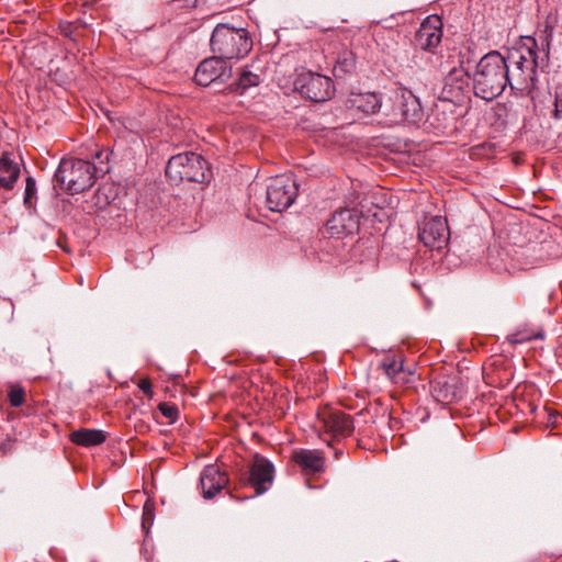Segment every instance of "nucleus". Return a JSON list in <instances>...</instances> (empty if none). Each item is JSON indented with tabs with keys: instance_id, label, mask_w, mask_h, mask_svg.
I'll return each mask as SVG.
<instances>
[{
	"instance_id": "21",
	"label": "nucleus",
	"mask_w": 562,
	"mask_h": 562,
	"mask_svg": "<svg viewBox=\"0 0 562 562\" xmlns=\"http://www.w3.org/2000/svg\"><path fill=\"white\" fill-rule=\"evenodd\" d=\"M261 82L258 74H254L249 69H243L238 79L229 86V89L239 94H244L249 88L257 87Z\"/></svg>"
},
{
	"instance_id": "10",
	"label": "nucleus",
	"mask_w": 562,
	"mask_h": 562,
	"mask_svg": "<svg viewBox=\"0 0 562 562\" xmlns=\"http://www.w3.org/2000/svg\"><path fill=\"white\" fill-rule=\"evenodd\" d=\"M442 40V22L439 16H427L415 34V47L429 54H435Z\"/></svg>"
},
{
	"instance_id": "9",
	"label": "nucleus",
	"mask_w": 562,
	"mask_h": 562,
	"mask_svg": "<svg viewBox=\"0 0 562 562\" xmlns=\"http://www.w3.org/2000/svg\"><path fill=\"white\" fill-rule=\"evenodd\" d=\"M232 76V67L226 60L214 54L201 61L195 70L194 80L199 86L207 87L213 82H224Z\"/></svg>"
},
{
	"instance_id": "1",
	"label": "nucleus",
	"mask_w": 562,
	"mask_h": 562,
	"mask_svg": "<svg viewBox=\"0 0 562 562\" xmlns=\"http://www.w3.org/2000/svg\"><path fill=\"white\" fill-rule=\"evenodd\" d=\"M550 40L548 35L521 37L503 58L512 75L510 89L519 95H532L537 89L538 72L549 66Z\"/></svg>"
},
{
	"instance_id": "22",
	"label": "nucleus",
	"mask_w": 562,
	"mask_h": 562,
	"mask_svg": "<svg viewBox=\"0 0 562 562\" xmlns=\"http://www.w3.org/2000/svg\"><path fill=\"white\" fill-rule=\"evenodd\" d=\"M355 69L356 60L353 54L351 52H344L337 58L336 65L334 67V74L336 77H341L352 74Z\"/></svg>"
},
{
	"instance_id": "18",
	"label": "nucleus",
	"mask_w": 562,
	"mask_h": 562,
	"mask_svg": "<svg viewBox=\"0 0 562 562\" xmlns=\"http://www.w3.org/2000/svg\"><path fill=\"white\" fill-rule=\"evenodd\" d=\"M19 176V164L13 161L8 153H3L0 158V189H12Z\"/></svg>"
},
{
	"instance_id": "7",
	"label": "nucleus",
	"mask_w": 562,
	"mask_h": 562,
	"mask_svg": "<svg viewBox=\"0 0 562 562\" xmlns=\"http://www.w3.org/2000/svg\"><path fill=\"white\" fill-rule=\"evenodd\" d=\"M296 195V182L290 176H277L267 186V206L272 212H282L293 204Z\"/></svg>"
},
{
	"instance_id": "16",
	"label": "nucleus",
	"mask_w": 562,
	"mask_h": 562,
	"mask_svg": "<svg viewBox=\"0 0 562 562\" xmlns=\"http://www.w3.org/2000/svg\"><path fill=\"white\" fill-rule=\"evenodd\" d=\"M469 74L462 68H453L445 78L442 94L448 100H460L469 87Z\"/></svg>"
},
{
	"instance_id": "12",
	"label": "nucleus",
	"mask_w": 562,
	"mask_h": 562,
	"mask_svg": "<svg viewBox=\"0 0 562 562\" xmlns=\"http://www.w3.org/2000/svg\"><path fill=\"white\" fill-rule=\"evenodd\" d=\"M419 240L428 248L440 250L449 239V228L446 220L434 216L425 221L419 227Z\"/></svg>"
},
{
	"instance_id": "28",
	"label": "nucleus",
	"mask_w": 562,
	"mask_h": 562,
	"mask_svg": "<svg viewBox=\"0 0 562 562\" xmlns=\"http://www.w3.org/2000/svg\"><path fill=\"white\" fill-rule=\"evenodd\" d=\"M9 401L13 407H19L24 403L25 392L22 387H12L9 392Z\"/></svg>"
},
{
	"instance_id": "6",
	"label": "nucleus",
	"mask_w": 562,
	"mask_h": 562,
	"mask_svg": "<svg viewBox=\"0 0 562 562\" xmlns=\"http://www.w3.org/2000/svg\"><path fill=\"white\" fill-rule=\"evenodd\" d=\"M294 89L313 102H325L335 94L333 80L322 74L302 71L294 79Z\"/></svg>"
},
{
	"instance_id": "3",
	"label": "nucleus",
	"mask_w": 562,
	"mask_h": 562,
	"mask_svg": "<svg viewBox=\"0 0 562 562\" xmlns=\"http://www.w3.org/2000/svg\"><path fill=\"white\" fill-rule=\"evenodd\" d=\"M97 172V166L88 160L64 158L54 175V181L67 193L75 195L94 184Z\"/></svg>"
},
{
	"instance_id": "15",
	"label": "nucleus",
	"mask_w": 562,
	"mask_h": 562,
	"mask_svg": "<svg viewBox=\"0 0 562 562\" xmlns=\"http://www.w3.org/2000/svg\"><path fill=\"white\" fill-rule=\"evenodd\" d=\"M228 483L226 472H222L218 465L209 464L200 474V485L205 499H212Z\"/></svg>"
},
{
	"instance_id": "26",
	"label": "nucleus",
	"mask_w": 562,
	"mask_h": 562,
	"mask_svg": "<svg viewBox=\"0 0 562 562\" xmlns=\"http://www.w3.org/2000/svg\"><path fill=\"white\" fill-rule=\"evenodd\" d=\"M158 409L166 418L169 419L170 424H173L177 422V419L179 417V409L175 404H169V403L164 402L158 405Z\"/></svg>"
},
{
	"instance_id": "17",
	"label": "nucleus",
	"mask_w": 562,
	"mask_h": 562,
	"mask_svg": "<svg viewBox=\"0 0 562 562\" xmlns=\"http://www.w3.org/2000/svg\"><path fill=\"white\" fill-rule=\"evenodd\" d=\"M381 105V98L375 92L352 93L347 100L349 109H356L364 114L376 113Z\"/></svg>"
},
{
	"instance_id": "27",
	"label": "nucleus",
	"mask_w": 562,
	"mask_h": 562,
	"mask_svg": "<svg viewBox=\"0 0 562 562\" xmlns=\"http://www.w3.org/2000/svg\"><path fill=\"white\" fill-rule=\"evenodd\" d=\"M36 193V182L32 177L26 178L25 191H24V205L26 207L33 206V199Z\"/></svg>"
},
{
	"instance_id": "32",
	"label": "nucleus",
	"mask_w": 562,
	"mask_h": 562,
	"mask_svg": "<svg viewBox=\"0 0 562 562\" xmlns=\"http://www.w3.org/2000/svg\"><path fill=\"white\" fill-rule=\"evenodd\" d=\"M561 113H562V93H558L555 97L554 116L557 119H559Z\"/></svg>"
},
{
	"instance_id": "23",
	"label": "nucleus",
	"mask_w": 562,
	"mask_h": 562,
	"mask_svg": "<svg viewBox=\"0 0 562 562\" xmlns=\"http://www.w3.org/2000/svg\"><path fill=\"white\" fill-rule=\"evenodd\" d=\"M544 338V331L543 329L539 328L537 330H531L528 328H519L512 335L507 337V340L512 345H520L528 342L532 339H543Z\"/></svg>"
},
{
	"instance_id": "34",
	"label": "nucleus",
	"mask_w": 562,
	"mask_h": 562,
	"mask_svg": "<svg viewBox=\"0 0 562 562\" xmlns=\"http://www.w3.org/2000/svg\"><path fill=\"white\" fill-rule=\"evenodd\" d=\"M338 456H340V451L336 450L335 451V457L338 458Z\"/></svg>"
},
{
	"instance_id": "8",
	"label": "nucleus",
	"mask_w": 562,
	"mask_h": 562,
	"mask_svg": "<svg viewBox=\"0 0 562 562\" xmlns=\"http://www.w3.org/2000/svg\"><path fill=\"white\" fill-rule=\"evenodd\" d=\"M393 115L408 123H419L424 117V110L418 97L411 90L400 87L392 98Z\"/></svg>"
},
{
	"instance_id": "20",
	"label": "nucleus",
	"mask_w": 562,
	"mask_h": 562,
	"mask_svg": "<svg viewBox=\"0 0 562 562\" xmlns=\"http://www.w3.org/2000/svg\"><path fill=\"white\" fill-rule=\"evenodd\" d=\"M293 460L308 472H321L324 469V458L315 450L302 449L293 454Z\"/></svg>"
},
{
	"instance_id": "29",
	"label": "nucleus",
	"mask_w": 562,
	"mask_h": 562,
	"mask_svg": "<svg viewBox=\"0 0 562 562\" xmlns=\"http://www.w3.org/2000/svg\"><path fill=\"white\" fill-rule=\"evenodd\" d=\"M154 521V507L149 503H145L143 509L142 526L144 529L148 528Z\"/></svg>"
},
{
	"instance_id": "2",
	"label": "nucleus",
	"mask_w": 562,
	"mask_h": 562,
	"mask_svg": "<svg viewBox=\"0 0 562 562\" xmlns=\"http://www.w3.org/2000/svg\"><path fill=\"white\" fill-rule=\"evenodd\" d=\"M512 75L503 55L492 50L484 55L475 67L472 77L473 92L477 98L492 101L510 87Z\"/></svg>"
},
{
	"instance_id": "14",
	"label": "nucleus",
	"mask_w": 562,
	"mask_h": 562,
	"mask_svg": "<svg viewBox=\"0 0 562 562\" xmlns=\"http://www.w3.org/2000/svg\"><path fill=\"white\" fill-rule=\"evenodd\" d=\"M274 467L271 461L261 454L254 456L248 483L255 488L256 495L263 494L269 490L273 482Z\"/></svg>"
},
{
	"instance_id": "11",
	"label": "nucleus",
	"mask_w": 562,
	"mask_h": 562,
	"mask_svg": "<svg viewBox=\"0 0 562 562\" xmlns=\"http://www.w3.org/2000/svg\"><path fill=\"white\" fill-rule=\"evenodd\" d=\"M322 428L335 439L346 438L353 432L352 418L346 413L331 408H324L317 414Z\"/></svg>"
},
{
	"instance_id": "25",
	"label": "nucleus",
	"mask_w": 562,
	"mask_h": 562,
	"mask_svg": "<svg viewBox=\"0 0 562 562\" xmlns=\"http://www.w3.org/2000/svg\"><path fill=\"white\" fill-rule=\"evenodd\" d=\"M425 54H426L425 52L415 47V52L409 60L408 67L412 69L413 68H418V69L425 68L430 63L429 57H426Z\"/></svg>"
},
{
	"instance_id": "33",
	"label": "nucleus",
	"mask_w": 562,
	"mask_h": 562,
	"mask_svg": "<svg viewBox=\"0 0 562 562\" xmlns=\"http://www.w3.org/2000/svg\"><path fill=\"white\" fill-rule=\"evenodd\" d=\"M103 155H104V153H103V151H98V153L95 154V158L102 161Z\"/></svg>"
},
{
	"instance_id": "24",
	"label": "nucleus",
	"mask_w": 562,
	"mask_h": 562,
	"mask_svg": "<svg viewBox=\"0 0 562 562\" xmlns=\"http://www.w3.org/2000/svg\"><path fill=\"white\" fill-rule=\"evenodd\" d=\"M380 367L391 380L397 374H403V370L405 369L404 360L402 358L396 359L394 356L384 358Z\"/></svg>"
},
{
	"instance_id": "13",
	"label": "nucleus",
	"mask_w": 562,
	"mask_h": 562,
	"mask_svg": "<svg viewBox=\"0 0 562 562\" xmlns=\"http://www.w3.org/2000/svg\"><path fill=\"white\" fill-rule=\"evenodd\" d=\"M360 216L355 209H341L336 211L326 222L325 231L329 237L339 238L353 234L359 229Z\"/></svg>"
},
{
	"instance_id": "5",
	"label": "nucleus",
	"mask_w": 562,
	"mask_h": 562,
	"mask_svg": "<svg viewBox=\"0 0 562 562\" xmlns=\"http://www.w3.org/2000/svg\"><path fill=\"white\" fill-rule=\"evenodd\" d=\"M165 172L166 177L173 183L182 181L203 183L212 178L207 161L195 153L172 156L167 162Z\"/></svg>"
},
{
	"instance_id": "31",
	"label": "nucleus",
	"mask_w": 562,
	"mask_h": 562,
	"mask_svg": "<svg viewBox=\"0 0 562 562\" xmlns=\"http://www.w3.org/2000/svg\"><path fill=\"white\" fill-rule=\"evenodd\" d=\"M138 387L149 397L153 396V385L149 379H142L138 383Z\"/></svg>"
},
{
	"instance_id": "19",
	"label": "nucleus",
	"mask_w": 562,
	"mask_h": 562,
	"mask_svg": "<svg viewBox=\"0 0 562 562\" xmlns=\"http://www.w3.org/2000/svg\"><path fill=\"white\" fill-rule=\"evenodd\" d=\"M71 442L82 447H94L106 440V435L100 429L80 428L69 436Z\"/></svg>"
},
{
	"instance_id": "30",
	"label": "nucleus",
	"mask_w": 562,
	"mask_h": 562,
	"mask_svg": "<svg viewBox=\"0 0 562 562\" xmlns=\"http://www.w3.org/2000/svg\"><path fill=\"white\" fill-rule=\"evenodd\" d=\"M413 373L414 372H413V370L411 368H405L403 370V374H397L392 381L395 384H401V385L408 384L412 381Z\"/></svg>"
},
{
	"instance_id": "4",
	"label": "nucleus",
	"mask_w": 562,
	"mask_h": 562,
	"mask_svg": "<svg viewBox=\"0 0 562 562\" xmlns=\"http://www.w3.org/2000/svg\"><path fill=\"white\" fill-rule=\"evenodd\" d=\"M212 52L224 60L244 58L252 48V40L246 29L217 24L210 40Z\"/></svg>"
}]
</instances>
